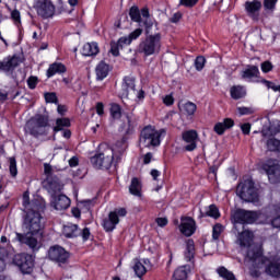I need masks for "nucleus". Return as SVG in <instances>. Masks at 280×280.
<instances>
[{"mask_svg": "<svg viewBox=\"0 0 280 280\" xmlns=\"http://www.w3.org/2000/svg\"><path fill=\"white\" fill-rule=\"evenodd\" d=\"M238 115H253V113H255V108L253 107H237L236 108Z\"/></svg>", "mask_w": 280, "mask_h": 280, "instance_id": "46", "label": "nucleus"}, {"mask_svg": "<svg viewBox=\"0 0 280 280\" xmlns=\"http://www.w3.org/2000/svg\"><path fill=\"white\" fill-rule=\"evenodd\" d=\"M252 261L256 268L265 266V272L269 275V277H280V252L270 255L268 258L264 257V249L257 247L256 256Z\"/></svg>", "mask_w": 280, "mask_h": 280, "instance_id": "2", "label": "nucleus"}, {"mask_svg": "<svg viewBox=\"0 0 280 280\" xmlns=\"http://www.w3.org/2000/svg\"><path fill=\"white\" fill-rule=\"evenodd\" d=\"M179 231L186 237H191L196 233V220L190 217L180 219Z\"/></svg>", "mask_w": 280, "mask_h": 280, "instance_id": "18", "label": "nucleus"}, {"mask_svg": "<svg viewBox=\"0 0 280 280\" xmlns=\"http://www.w3.org/2000/svg\"><path fill=\"white\" fill-rule=\"evenodd\" d=\"M155 222H156L158 226L163 228V226H167L168 221H167V218H158L155 220Z\"/></svg>", "mask_w": 280, "mask_h": 280, "instance_id": "59", "label": "nucleus"}, {"mask_svg": "<svg viewBox=\"0 0 280 280\" xmlns=\"http://www.w3.org/2000/svg\"><path fill=\"white\" fill-rule=\"evenodd\" d=\"M80 163V161L78 160V156H72L69 160V165L70 167H78V164Z\"/></svg>", "mask_w": 280, "mask_h": 280, "instance_id": "61", "label": "nucleus"}, {"mask_svg": "<svg viewBox=\"0 0 280 280\" xmlns=\"http://www.w3.org/2000/svg\"><path fill=\"white\" fill-rule=\"evenodd\" d=\"M230 95L232 100H242V97H246V88L241 85H234L230 90Z\"/></svg>", "mask_w": 280, "mask_h": 280, "instance_id": "31", "label": "nucleus"}, {"mask_svg": "<svg viewBox=\"0 0 280 280\" xmlns=\"http://www.w3.org/2000/svg\"><path fill=\"white\" fill-rule=\"evenodd\" d=\"M67 71V67L62 65L61 62H55L49 66L47 70V78H54L56 73H65Z\"/></svg>", "mask_w": 280, "mask_h": 280, "instance_id": "30", "label": "nucleus"}, {"mask_svg": "<svg viewBox=\"0 0 280 280\" xmlns=\"http://www.w3.org/2000/svg\"><path fill=\"white\" fill-rule=\"evenodd\" d=\"M96 113H97V115H100V117H102V115H104V104L103 103L96 104Z\"/></svg>", "mask_w": 280, "mask_h": 280, "instance_id": "62", "label": "nucleus"}, {"mask_svg": "<svg viewBox=\"0 0 280 280\" xmlns=\"http://www.w3.org/2000/svg\"><path fill=\"white\" fill-rule=\"evenodd\" d=\"M150 259H133L132 270L135 271L136 277H143L145 272H148V268H150Z\"/></svg>", "mask_w": 280, "mask_h": 280, "instance_id": "21", "label": "nucleus"}, {"mask_svg": "<svg viewBox=\"0 0 280 280\" xmlns=\"http://www.w3.org/2000/svg\"><path fill=\"white\" fill-rule=\"evenodd\" d=\"M182 139L185 143L184 150L186 152H194L196 148H198V141H200V138H198V131L196 130H187L182 133Z\"/></svg>", "mask_w": 280, "mask_h": 280, "instance_id": "14", "label": "nucleus"}, {"mask_svg": "<svg viewBox=\"0 0 280 280\" xmlns=\"http://www.w3.org/2000/svg\"><path fill=\"white\" fill-rule=\"evenodd\" d=\"M277 1H279V0H264L265 10H270V12H275Z\"/></svg>", "mask_w": 280, "mask_h": 280, "instance_id": "45", "label": "nucleus"}, {"mask_svg": "<svg viewBox=\"0 0 280 280\" xmlns=\"http://www.w3.org/2000/svg\"><path fill=\"white\" fill-rule=\"evenodd\" d=\"M143 163H144V165H150V163H152V153L151 152L144 154Z\"/></svg>", "mask_w": 280, "mask_h": 280, "instance_id": "60", "label": "nucleus"}, {"mask_svg": "<svg viewBox=\"0 0 280 280\" xmlns=\"http://www.w3.org/2000/svg\"><path fill=\"white\" fill-rule=\"evenodd\" d=\"M161 33L148 35L139 45L140 54H144V56H154V54H159V51H161Z\"/></svg>", "mask_w": 280, "mask_h": 280, "instance_id": "8", "label": "nucleus"}, {"mask_svg": "<svg viewBox=\"0 0 280 280\" xmlns=\"http://www.w3.org/2000/svg\"><path fill=\"white\" fill-rule=\"evenodd\" d=\"M50 205L56 209V211H65V209H69V207H71V199L66 195H55L51 197Z\"/></svg>", "mask_w": 280, "mask_h": 280, "instance_id": "20", "label": "nucleus"}, {"mask_svg": "<svg viewBox=\"0 0 280 280\" xmlns=\"http://www.w3.org/2000/svg\"><path fill=\"white\" fill-rule=\"evenodd\" d=\"M89 237H91V230H89V228H85L82 231V238L86 242Z\"/></svg>", "mask_w": 280, "mask_h": 280, "instance_id": "63", "label": "nucleus"}, {"mask_svg": "<svg viewBox=\"0 0 280 280\" xmlns=\"http://www.w3.org/2000/svg\"><path fill=\"white\" fill-rule=\"evenodd\" d=\"M119 49H121V46H119L118 42L110 43V54L117 57L119 56Z\"/></svg>", "mask_w": 280, "mask_h": 280, "instance_id": "51", "label": "nucleus"}, {"mask_svg": "<svg viewBox=\"0 0 280 280\" xmlns=\"http://www.w3.org/2000/svg\"><path fill=\"white\" fill-rule=\"evenodd\" d=\"M267 149L270 152H280V140L271 138L267 141Z\"/></svg>", "mask_w": 280, "mask_h": 280, "instance_id": "37", "label": "nucleus"}, {"mask_svg": "<svg viewBox=\"0 0 280 280\" xmlns=\"http://www.w3.org/2000/svg\"><path fill=\"white\" fill-rule=\"evenodd\" d=\"M45 101L48 104H58V96H56V93H46Z\"/></svg>", "mask_w": 280, "mask_h": 280, "instance_id": "48", "label": "nucleus"}, {"mask_svg": "<svg viewBox=\"0 0 280 280\" xmlns=\"http://www.w3.org/2000/svg\"><path fill=\"white\" fill-rule=\"evenodd\" d=\"M262 84H265V86H267V89L273 90L275 93L279 92V85H276V84L272 83L271 81L262 80Z\"/></svg>", "mask_w": 280, "mask_h": 280, "instance_id": "56", "label": "nucleus"}, {"mask_svg": "<svg viewBox=\"0 0 280 280\" xmlns=\"http://www.w3.org/2000/svg\"><path fill=\"white\" fill-rule=\"evenodd\" d=\"M23 207L27 211L23 226L28 232L26 234L16 233L15 240L20 244H26L32 250H39L40 246H43V243L38 241L43 237V224L40 223L43 217L40 211H45V203L38 200H33L30 203V192H24Z\"/></svg>", "mask_w": 280, "mask_h": 280, "instance_id": "1", "label": "nucleus"}, {"mask_svg": "<svg viewBox=\"0 0 280 280\" xmlns=\"http://www.w3.org/2000/svg\"><path fill=\"white\" fill-rule=\"evenodd\" d=\"M233 126H235V121L231 118H225L222 122H217L213 130L217 135H224V131L233 128Z\"/></svg>", "mask_w": 280, "mask_h": 280, "instance_id": "24", "label": "nucleus"}, {"mask_svg": "<svg viewBox=\"0 0 280 280\" xmlns=\"http://www.w3.org/2000/svg\"><path fill=\"white\" fill-rule=\"evenodd\" d=\"M199 0H179V5L184 8H194L198 3Z\"/></svg>", "mask_w": 280, "mask_h": 280, "instance_id": "52", "label": "nucleus"}, {"mask_svg": "<svg viewBox=\"0 0 280 280\" xmlns=\"http://www.w3.org/2000/svg\"><path fill=\"white\" fill-rule=\"evenodd\" d=\"M224 233V225L221 223H217L212 228V240L218 241L220 240V235Z\"/></svg>", "mask_w": 280, "mask_h": 280, "instance_id": "38", "label": "nucleus"}, {"mask_svg": "<svg viewBox=\"0 0 280 280\" xmlns=\"http://www.w3.org/2000/svg\"><path fill=\"white\" fill-rule=\"evenodd\" d=\"M38 84V78H36V77H30L28 79H27V86H28V89H32V90H34V89H36V85Z\"/></svg>", "mask_w": 280, "mask_h": 280, "instance_id": "54", "label": "nucleus"}, {"mask_svg": "<svg viewBox=\"0 0 280 280\" xmlns=\"http://www.w3.org/2000/svg\"><path fill=\"white\" fill-rule=\"evenodd\" d=\"M57 112H58L59 115H65L67 113V106L58 105Z\"/></svg>", "mask_w": 280, "mask_h": 280, "instance_id": "64", "label": "nucleus"}, {"mask_svg": "<svg viewBox=\"0 0 280 280\" xmlns=\"http://www.w3.org/2000/svg\"><path fill=\"white\" fill-rule=\"evenodd\" d=\"M217 272L219 277H221L224 280H237L235 279V275H233L226 267H219L217 269Z\"/></svg>", "mask_w": 280, "mask_h": 280, "instance_id": "36", "label": "nucleus"}, {"mask_svg": "<svg viewBox=\"0 0 280 280\" xmlns=\"http://www.w3.org/2000/svg\"><path fill=\"white\" fill-rule=\"evenodd\" d=\"M270 213H271L272 215H278V217H276V218L272 219V221H271V226H273V229H280V202L273 205V206L270 208Z\"/></svg>", "mask_w": 280, "mask_h": 280, "instance_id": "32", "label": "nucleus"}, {"mask_svg": "<svg viewBox=\"0 0 280 280\" xmlns=\"http://www.w3.org/2000/svg\"><path fill=\"white\" fill-rule=\"evenodd\" d=\"M135 86H136L135 78L125 77L121 85V89H122L121 97H128V95H130V91L135 93Z\"/></svg>", "mask_w": 280, "mask_h": 280, "instance_id": "22", "label": "nucleus"}, {"mask_svg": "<svg viewBox=\"0 0 280 280\" xmlns=\"http://www.w3.org/2000/svg\"><path fill=\"white\" fill-rule=\"evenodd\" d=\"M196 255V245L194 240H188L186 242V250L184 252V257L186 261H194V257Z\"/></svg>", "mask_w": 280, "mask_h": 280, "instance_id": "29", "label": "nucleus"}, {"mask_svg": "<svg viewBox=\"0 0 280 280\" xmlns=\"http://www.w3.org/2000/svg\"><path fill=\"white\" fill-rule=\"evenodd\" d=\"M100 54V46H97V43H88L83 45L82 55L83 56H97Z\"/></svg>", "mask_w": 280, "mask_h": 280, "instance_id": "28", "label": "nucleus"}, {"mask_svg": "<svg viewBox=\"0 0 280 280\" xmlns=\"http://www.w3.org/2000/svg\"><path fill=\"white\" fill-rule=\"evenodd\" d=\"M163 104L165 106H173L174 105V95L167 94L163 97Z\"/></svg>", "mask_w": 280, "mask_h": 280, "instance_id": "55", "label": "nucleus"}, {"mask_svg": "<svg viewBox=\"0 0 280 280\" xmlns=\"http://www.w3.org/2000/svg\"><path fill=\"white\" fill-rule=\"evenodd\" d=\"M13 264L18 266L23 275H30L34 270V257L30 254H16Z\"/></svg>", "mask_w": 280, "mask_h": 280, "instance_id": "12", "label": "nucleus"}, {"mask_svg": "<svg viewBox=\"0 0 280 280\" xmlns=\"http://www.w3.org/2000/svg\"><path fill=\"white\" fill-rule=\"evenodd\" d=\"M44 187L48 194H50L51 198L56 196V194H60L62 191V184L58 177H48L44 182Z\"/></svg>", "mask_w": 280, "mask_h": 280, "instance_id": "19", "label": "nucleus"}, {"mask_svg": "<svg viewBox=\"0 0 280 280\" xmlns=\"http://www.w3.org/2000/svg\"><path fill=\"white\" fill-rule=\"evenodd\" d=\"M117 43L120 49H124V47L130 45L132 42L130 39V36L128 35V36L120 37Z\"/></svg>", "mask_w": 280, "mask_h": 280, "instance_id": "47", "label": "nucleus"}, {"mask_svg": "<svg viewBox=\"0 0 280 280\" xmlns=\"http://www.w3.org/2000/svg\"><path fill=\"white\" fill-rule=\"evenodd\" d=\"M124 149L120 150L122 152ZM121 153L117 155V144L113 148H107L102 153H96L91 158V164L96 170H110L113 165H117V161H119Z\"/></svg>", "mask_w": 280, "mask_h": 280, "instance_id": "3", "label": "nucleus"}, {"mask_svg": "<svg viewBox=\"0 0 280 280\" xmlns=\"http://www.w3.org/2000/svg\"><path fill=\"white\" fill-rule=\"evenodd\" d=\"M166 135L165 129L156 130L152 127H145L140 135V148H159Z\"/></svg>", "mask_w": 280, "mask_h": 280, "instance_id": "4", "label": "nucleus"}, {"mask_svg": "<svg viewBox=\"0 0 280 280\" xmlns=\"http://www.w3.org/2000/svg\"><path fill=\"white\" fill-rule=\"evenodd\" d=\"M260 69H261V71H262V73H270V71H272V69H273L272 62H270V61H264V62L260 65Z\"/></svg>", "mask_w": 280, "mask_h": 280, "instance_id": "49", "label": "nucleus"}, {"mask_svg": "<svg viewBox=\"0 0 280 280\" xmlns=\"http://www.w3.org/2000/svg\"><path fill=\"white\" fill-rule=\"evenodd\" d=\"M243 80L247 82H253L254 78H259V68L257 66H248L245 70L242 71Z\"/></svg>", "mask_w": 280, "mask_h": 280, "instance_id": "23", "label": "nucleus"}, {"mask_svg": "<svg viewBox=\"0 0 280 280\" xmlns=\"http://www.w3.org/2000/svg\"><path fill=\"white\" fill-rule=\"evenodd\" d=\"M5 49H8V40L3 38L0 31V51H5Z\"/></svg>", "mask_w": 280, "mask_h": 280, "instance_id": "57", "label": "nucleus"}, {"mask_svg": "<svg viewBox=\"0 0 280 280\" xmlns=\"http://www.w3.org/2000/svg\"><path fill=\"white\" fill-rule=\"evenodd\" d=\"M11 19L14 23V25H16L19 27V25H21V12L19 10H13L11 11Z\"/></svg>", "mask_w": 280, "mask_h": 280, "instance_id": "44", "label": "nucleus"}, {"mask_svg": "<svg viewBox=\"0 0 280 280\" xmlns=\"http://www.w3.org/2000/svg\"><path fill=\"white\" fill-rule=\"evenodd\" d=\"M35 10L42 19H51L56 14V5L51 0H37L35 2Z\"/></svg>", "mask_w": 280, "mask_h": 280, "instance_id": "13", "label": "nucleus"}, {"mask_svg": "<svg viewBox=\"0 0 280 280\" xmlns=\"http://www.w3.org/2000/svg\"><path fill=\"white\" fill-rule=\"evenodd\" d=\"M191 271L189 265L178 267L174 273L172 280H187V275Z\"/></svg>", "mask_w": 280, "mask_h": 280, "instance_id": "25", "label": "nucleus"}, {"mask_svg": "<svg viewBox=\"0 0 280 280\" xmlns=\"http://www.w3.org/2000/svg\"><path fill=\"white\" fill-rule=\"evenodd\" d=\"M110 117L112 119H121V106L119 104H112L110 106Z\"/></svg>", "mask_w": 280, "mask_h": 280, "instance_id": "40", "label": "nucleus"}, {"mask_svg": "<svg viewBox=\"0 0 280 280\" xmlns=\"http://www.w3.org/2000/svg\"><path fill=\"white\" fill-rule=\"evenodd\" d=\"M255 220L253 219V212L246 210H236L232 214V222L234 224V233L240 232L241 229H244V224H253Z\"/></svg>", "mask_w": 280, "mask_h": 280, "instance_id": "11", "label": "nucleus"}, {"mask_svg": "<svg viewBox=\"0 0 280 280\" xmlns=\"http://www.w3.org/2000/svg\"><path fill=\"white\" fill-rule=\"evenodd\" d=\"M19 65H21V58L19 56L5 57L0 61V72L5 73V75H12Z\"/></svg>", "mask_w": 280, "mask_h": 280, "instance_id": "15", "label": "nucleus"}, {"mask_svg": "<svg viewBox=\"0 0 280 280\" xmlns=\"http://www.w3.org/2000/svg\"><path fill=\"white\" fill-rule=\"evenodd\" d=\"M243 135H250V124L246 122L241 126Z\"/></svg>", "mask_w": 280, "mask_h": 280, "instance_id": "58", "label": "nucleus"}, {"mask_svg": "<svg viewBox=\"0 0 280 280\" xmlns=\"http://www.w3.org/2000/svg\"><path fill=\"white\" fill-rule=\"evenodd\" d=\"M143 34V30L141 28H136L133 32H131L129 34V38L132 43V40H137V38H139V36H141Z\"/></svg>", "mask_w": 280, "mask_h": 280, "instance_id": "53", "label": "nucleus"}, {"mask_svg": "<svg viewBox=\"0 0 280 280\" xmlns=\"http://www.w3.org/2000/svg\"><path fill=\"white\" fill-rule=\"evenodd\" d=\"M205 65H207V59L205 57L199 56L195 60V69L196 71H202L205 69Z\"/></svg>", "mask_w": 280, "mask_h": 280, "instance_id": "43", "label": "nucleus"}, {"mask_svg": "<svg viewBox=\"0 0 280 280\" xmlns=\"http://www.w3.org/2000/svg\"><path fill=\"white\" fill-rule=\"evenodd\" d=\"M108 73H110V66L101 61L96 67V80H104L105 78H108Z\"/></svg>", "mask_w": 280, "mask_h": 280, "instance_id": "26", "label": "nucleus"}, {"mask_svg": "<svg viewBox=\"0 0 280 280\" xmlns=\"http://www.w3.org/2000/svg\"><path fill=\"white\" fill-rule=\"evenodd\" d=\"M199 218H213V220H218L220 218V209L215 205H210L206 208V211H200Z\"/></svg>", "mask_w": 280, "mask_h": 280, "instance_id": "27", "label": "nucleus"}, {"mask_svg": "<svg viewBox=\"0 0 280 280\" xmlns=\"http://www.w3.org/2000/svg\"><path fill=\"white\" fill-rule=\"evenodd\" d=\"M71 127V120L69 118H57L56 126L54 127V132H60L65 128Z\"/></svg>", "mask_w": 280, "mask_h": 280, "instance_id": "35", "label": "nucleus"}, {"mask_svg": "<svg viewBox=\"0 0 280 280\" xmlns=\"http://www.w3.org/2000/svg\"><path fill=\"white\" fill-rule=\"evenodd\" d=\"M236 194L244 202H252L256 206L261 205L259 202V194L257 192V188H255V183L250 179L241 182L236 188Z\"/></svg>", "mask_w": 280, "mask_h": 280, "instance_id": "6", "label": "nucleus"}, {"mask_svg": "<svg viewBox=\"0 0 280 280\" xmlns=\"http://www.w3.org/2000/svg\"><path fill=\"white\" fill-rule=\"evenodd\" d=\"M65 237L71 238V237H78V225L73 223H68L63 226L62 231Z\"/></svg>", "mask_w": 280, "mask_h": 280, "instance_id": "33", "label": "nucleus"}, {"mask_svg": "<svg viewBox=\"0 0 280 280\" xmlns=\"http://www.w3.org/2000/svg\"><path fill=\"white\" fill-rule=\"evenodd\" d=\"M255 235L250 231H243L238 233L236 244L241 246L242 250L246 249V259L253 261L257 255V248H261V245H255L253 243Z\"/></svg>", "mask_w": 280, "mask_h": 280, "instance_id": "7", "label": "nucleus"}, {"mask_svg": "<svg viewBox=\"0 0 280 280\" xmlns=\"http://www.w3.org/2000/svg\"><path fill=\"white\" fill-rule=\"evenodd\" d=\"M262 170L266 172L270 183H277V179L280 178V162L277 160H268Z\"/></svg>", "mask_w": 280, "mask_h": 280, "instance_id": "16", "label": "nucleus"}, {"mask_svg": "<svg viewBox=\"0 0 280 280\" xmlns=\"http://www.w3.org/2000/svg\"><path fill=\"white\" fill-rule=\"evenodd\" d=\"M129 16L131 21H135V23H141V12L139 11V8L131 7L129 10Z\"/></svg>", "mask_w": 280, "mask_h": 280, "instance_id": "39", "label": "nucleus"}, {"mask_svg": "<svg viewBox=\"0 0 280 280\" xmlns=\"http://www.w3.org/2000/svg\"><path fill=\"white\" fill-rule=\"evenodd\" d=\"M128 211L126 208H118L109 212L108 218L103 220V228L107 233H110L117 229L119 224V218H126Z\"/></svg>", "mask_w": 280, "mask_h": 280, "instance_id": "10", "label": "nucleus"}, {"mask_svg": "<svg viewBox=\"0 0 280 280\" xmlns=\"http://www.w3.org/2000/svg\"><path fill=\"white\" fill-rule=\"evenodd\" d=\"M129 192L132 196H141V182L139 180V178L133 177L131 179V184L129 186Z\"/></svg>", "mask_w": 280, "mask_h": 280, "instance_id": "34", "label": "nucleus"}, {"mask_svg": "<svg viewBox=\"0 0 280 280\" xmlns=\"http://www.w3.org/2000/svg\"><path fill=\"white\" fill-rule=\"evenodd\" d=\"M183 108L186 114L191 116V115H195L198 106H196V104L192 102H187L184 104Z\"/></svg>", "mask_w": 280, "mask_h": 280, "instance_id": "42", "label": "nucleus"}, {"mask_svg": "<svg viewBox=\"0 0 280 280\" xmlns=\"http://www.w3.org/2000/svg\"><path fill=\"white\" fill-rule=\"evenodd\" d=\"M9 163H10L9 172H10L12 178H16V176L19 174V168H16V159L10 158Z\"/></svg>", "mask_w": 280, "mask_h": 280, "instance_id": "41", "label": "nucleus"}, {"mask_svg": "<svg viewBox=\"0 0 280 280\" xmlns=\"http://www.w3.org/2000/svg\"><path fill=\"white\" fill-rule=\"evenodd\" d=\"M47 255L48 259H50V261H55V264H57L60 268L69 266V257H71V254H69V252H67V249H65L62 246H51L48 249Z\"/></svg>", "mask_w": 280, "mask_h": 280, "instance_id": "9", "label": "nucleus"}, {"mask_svg": "<svg viewBox=\"0 0 280 280\" xmlns=\"http://www.w3.org/2000/svg\"><path fill=\"white\" fill-rule=\"evenodd\" d=\"M245 12L252 21H259V12H261V1L248 0L245 2Z\"/></svg>", "mask_w": 280, "mask_h": 280, "instance_id": "17", "label": "nucleus"}, {"mask_svg": "<svg viewBox=\"0 0 280 280\" xmlns=\"http://www.w3.org/2000/svg\"><path fill=\"white\" fill-rule=\"evenodd\" d=\"M44 173L46 178H54V167L48 163L44 164Z\"/></svg>", "mask_w": 280, "mask_h": 280, "instance_id": "50", "label": "nucleus"}, {"mask_svg": "<svg viewBox=\"0 0 280 280\" xmlns=\"http://www.w3.org/2000/svg\"><path fill=\"white\" fill-rule=\"evenodd\" d=\"M47 126H49V117L45 115H35L31 118L24 128L27 135L38 138L47 135Z\"/></svg>", "mask_w": 280, "mask_h": 280, "instance_id": "5", "label": "nucleus"}]
</instances>
